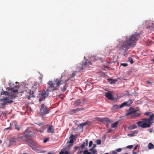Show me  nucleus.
<instances>
[{"instance_id": "nucleus-43", "label": "nucleus", "mask_w": 154, "mask_h": 154, "mask_svg": "<svg viewBox=\"0 0 154 154\" xmlns=\"http://www.w3.org/2000/svg\"><path fill=\"white\" fill-rule=\"evenodd\" d=\"M133 147V146L132 145H129L126 147V148L128 149H132Z\"/></svg>"}, {"instance_id": "nucleus-27", "label": "nucleus", "mask_w": 154, "mask_h": 154, "mask_svg": "<svg viewBox=\"0 0 154 154\" xmlns=\"http://www.w3.org/2000/svg\"><path fill=\"white\" fill-rule=\"evenodd\" d=\"M89 150L92 152V154H95L97 152V150L93 149V148H91Z\"/></svg>"}, {"instance_id": "nucleus-51", "label": "nucleus", "mask_w": 154, "mask_h": 154, "mask_svg": "<svg viewBox=\"0 0 154 154\" xmlns=\"http://www.w3.org/2000/svg\"><path fill=\"white\" fill-rule=\"evenodd\" d=\"M83 123H81L79 125V126L80 127H83Z\"/></svg>"}, {"instance_id": "nucleus-64", "label": "nucleus", "mask_w": 154, "mask_h": 154, "mask_svg": "<svg viewBox=\"0 0 154 154\" xmlns=\"http://www.w3.org/2000/svg\"><path fill=\"white\" fill-rule=\"evenodd\" d=\"M23 154H26V153H23Z\"/></svg>"}, {"instance_id": "nucleus-36", "label": "nucleus", "mask_w": 154, "mask_h": 154, "mask_svg": "<svg viewBox=\"0 0 154 154\" xmlns=\"http://www.w3.org/2000/svg\"><path fill=\"white\" fill-rule=\"evenodd\" d=\"M128 60V61L130 62L131 64H132L134 63L133 60L131 58H129Z\"/></svg>"}, {"instance_id": "nucleus-54", "label": "nucleus", "mask_w": 154, "mask_h": 154, "mask_svg": "<svg viewBox=\"0 0 154 154\" xmlns=\"http://www.w3.org/2000/svg\"><path fill=\"white\" fill-rule=\"evenodd\" d=\"M59 154H64L63 151H61L60 152Z\"/></svg>"}, {"instance_id": "nucleus-63", "label": "nucleus", "mask_w": 154, "mask_h": 154, "mask_svg": "<svg viewBox=\"0 0 154 154\" xmlns=\"http://www.w3.org/2000/svg\"><path fill=\"white\" fill-rule=\"evenodd\" d=\"M124 154H128V153H125Z\"/></svg>"}, {"instance_id": "nucleus-10", "label": "nucleus", "mask_w": 154, "mask_h": 154, "mask_svg": "<svg viewBox=\"0 0 154 154\" xmlns=\"http://www.w3.org/2000/svg\"><path fill=\"white\" fill-rule=\"evenodd\" d=\"M12 97L11 96L9 97H6L3 99H2V100H3L4 103L6 104V105L8 103H10L12 102L13 101L11 100Z\"/></svg>"}, {"instance_id": "nucleus-6", "label": "nucleus", "mask_w": 154, "mask_h": 154, "mask_svg": "<svg viewBox=\"0 0 154 154\" xmlns=\"http://www.w3.org/2000/svg\"><path fill=\"white\" fill-rule=\"evenodd\" d=\"M54 83L55 84L56 88H57V90L58 89L60 85L63 84L64 82V81L62 79V77L54 79Z\"/></svg>"}, {"instance_id": "nucleus-39", "label": "nucleus", "mask_w": 154, "mask_h": 154, "mask_svg": "<svg viewBox=\"0 0 154 154\" xmlns=\"http://www.w3.org/2000/svg\"><path fill=\"white\" fill-rule=\"evenodd\" d=\"M85 142H83L80 148L83 149L85 147Z\"/></svg>"}, {"instance_id": "nucleus-58", "label": "nucleus", "mask_w": 154, "mask_h": 154, "mask_svg": "<svg viewBox=\"0 0 154 154\" xmlns=\"http://www.w3.org/2000/svg\"><path fill=\"white\" fill-rule=\"evenodd\" d=\"M82 151H80L79 152V154H81L82 153Z\"/></svg>"}, {"instance_id": "nucleus-59", "label": "nucleus", "mask_w": 154, "mask_h": 154, "mask_svg": "<svg viewBox=\"0 0 154 154\" xmlns=\"http://www.w3.org/2000/svg\"><path fill=\"white\" fill-rule=\"evenodd\" d=\"M133 154H137V153L136 152H133Z\"/></svg>"}, {"instance_id": "nucleus-18", "label": "nucleus", "mask_w": 154, "mask_h": 154, "mask_svg": "<svg viewBox=\"0 0 154 154\" xmlns=\"http://www.w3.org/2000/svg\"><path fill=\"white\" fill-rule=\"evenodd\" d=\"M85 110V109L81 107L80 108H77L76 109H73L72 111H71L73 113H76L77 112H78L79 111H80L81 110Z\"/></svg>"}, {"instance_id": "nucleus-33", "label": "nucleus", "mask_w": 154, "mask_h": 154, "mask_svg": "<svg viewBox=\"0 0 154 154\" xmlns=\"http://www.w3.org/2000/svg\"><path fill=\"white\" fill-rule=\"evenodd\" d=\"M83 154H92L91 153L89 152L87 150L84 151L83 152Z\"/></svg>"}, {"instance_id": "nucleus-14", "label": "nucleus", "mask_w": 154, "mask_h": 154, "mask_svg": "<svg viewBox=\"0 0 154 154\" xmlns=\"http://www.w3.org/2000/svg\"><path fill=\"white\" fill-rule=\"evenodd\" d=\"M105 96L109 100H113L114 99L112 96V93L111 92H106Z\"/></svg>"}, {"instance_id": "nucleus-50", "label": "nucleus", "mask_w": 154, "mask_h": 154, "mask_svg": "<svg viewBox=\"0 0 154 154\" xmlns=\"http://www.w3.org/2000/svg\"><path fill=\"white\" fill-rule=\"evenodd\" d=\"M146 82L148 84H152V82H150L149 81H146Z\"/></svg>"}, {"instance_id": "nucleus-61", "label": "nucleus", "mask_w": 154, "mask_h": 154, "mask_svg": "<svg viewBox=\"0 0 154 154\" xmlns=\"http://www.w3.org/2000/svg\"><path fill=\"white\" fill-rule=\"evenodd\" d=\"M2 143V141L0 140V143Z\"/></svg>"}, {"instance_id": "nucleus-41", "label": "nucleus", "mask_w": 154, "mask_h": 154, "mask_svg": "<svg viewBox=\"0 0 154 154\" xmlns=\"http://www.w3.org/2000/svg\"><path fill=\"white\" fill-rule=\"evenodd\" d=\"M93 144V142L92 141H90L89 142V147H90Z\"/></svg>"}, {"instance_id": "nucleus-1", "label": "nucleus", "mask_w": 154, "mask_h": 154, "mask_svg": "<svg viewBox=\"0 0 154 154\" xmlns=\"http://www.w3.org/2000/svg\"><path fill=\"white\" fill-rule=\"evenodd\" d=\"M140 37V35L137 33L125 37V40H122V42L116 45V48L123 53H125L129 49V47H134L136 45V42Z\"/></svg>"}, {"instance_id": "nucleus-25", "label": "nucleus", "mask_w": 154, "mask_h": 154, "mask_svg": "<svg viewBox=\"0 0 154 154\" xmlns=\"http://www.w3.org/2000/svg\"><path fill=\"white\" fill-rule=\"evenodd\" d=\"M68 86L67 85L65 84V85H64L63 87H61V90L63 92H64L66 90L67 88L68 87Z\"/></svg>"}, {"instance_id": "nucleus-47", "label": "nucleus", "mask_w": 154, "mask_h": 154, "mask_svg": "<svg viewBox=\"0 0 154 154\" xmlns=\"http://www.w3.org/2000/svg\"><path fill=\"white\" fill-rule=\"evenodd\" d=\"M88 139H86L85 144V145L86 146H88Z\"/></svg>"}, {"instance_id": "nucleus-55", "label": "nucleus", "mask_w": 154, "mask_h": 154, "mask_svg": "<svg viewBox=\"0 0 154 154\" xmlns=\"http://www.w3.org/2000/svg\"><path fill=\"white\" fill-rule=\"evenodd\" d=\"M112 130L110 129H109L107 131V133H110L111 131Z\"/></svg>"}, {"instance_id": "nucleus-13", "label": "nucleus", "mask_w": 154, "mask_h": 154, "mask_svg": "<svg viewBox=\"0 0 154 154\" xmlns=\"http://www.w3.org/2000/svg\"><path fill=\"white\" fill-rule=\"evenodd\" d=\"M48 129L47 132L49 133H53L54 132V128L52 125H49L47 126Z\"/></svg>"}, {"instance_id": "nucleus-31", "label": "nucleus", "mask_w": 154, "mask_h": 154, "mask_svg": "<svg viewBox=\"0 0 154 154\" xmlns=\"http://www.w3.org/2000/svg\"><path fill=\"white\" fill-rule=\"evenodd\" d=\"M15 128V129H17V131H19L20 130L21 127H19L16 123H15L14 125Z\"/></svg>"}, {"instance_id": "nucleus-12", "label": "nucleus", "mask_w": 154, "mask_h": 154, "mask_svg": "<svg viewBox=\"0 0 154 154\" xmlns=\"http://www.w3.org/2000/svg\"><path fill=\"white\" fill-rule=\"evenodd\" d=\"M133 100L130 99L127 102H125L121 104L120 107H123L125 106H128L131 104L133 102Z\"/></svg>"}, {"instance_id": "nucleus-56", "label": "nucleus", "mask_w": 154, "mask_h": 154, "mask_svg": "<svg viewBox=\"0 0 154 154\" xmlns=\"http://www.w3.org/2000/svg\"><path fill=\"white\" fill-rule=\"evenodd\" d=\"M152 130L151 129L149 130V132L150 133H152Z\"/></svg>"}, {"instance_id": "nucleus-2", "label": "nucleus", "mask_w": 154, "mask_h": 154, "mask_svg": "<svg viewBox=\"0 0 154 154\" xmlns=\"http://www.w3.org/2000/svg\"><path fill=\"white\" fill-rule=\"evenodd\" d=\"M144 115L149 116V118L142 119L141 121L137 122V124L138 127L143 128H149L154 122V114L151 112H146Z\"/></svg>"}, {"instance_id": "nucleus-24", "label": "nucleus", "mask_w": 154, "mask_h": 154, "mask_svg": "<svg viewBox=\"0 0 154 154\" xmlns=\"http://www.w3.org/2000/svg\"><path fill=\"white\" fill-rule=\"evenodd\" d=\"M148 147L149 149L154 148V145L151 143H149L148 145Z\"/></svg>"}, {"instance_id": "nucleus-20", "label": "nucleus", "mask_w": 154, "mask_h": 154, "mask_svg": "<svg viewBox=\"0 0 154 154\" xmlns=\"http://www.w3.org/2000/svg\"><path fill=\"white\" fill-rule=\"evenodd\" d=\"M37 125L39 126H41L42 127V129H45L47 127V126H48L49 125L47 124L46 125H45L44 124H43L42 123H36Z\"/></svg>"}, {"instance_id": "nucleus-23", "label": "nucleus", "mask_w": 154, "mask_h": 154, "mask_svg": "<svg viewBox=\"0 0 154 154\" xmlns=\"http://www.w3.org/2000/svg\"><path fill=\"white\" fill-rule=\"evenodd\" d=\"M121 106V105L119 106L118 105H114L112 108V110H116V109H119V108H121L122 107H120V106Z\"/></svg>"}, {"instance_id": "nucleus-4", "label": "nucleus", "mask_w": 154, "mask_h": 154, "mask_svg": "<svg viewBox=\"0 0 154 154\" xmlns=\"http://www.w3.org/2000/svg\"><path fill=\"white\" fill-rule=\"evenodd\" d=\"M49 95V93L45 89L42 91L40 94H39V101H41L45 100V98L48 97Z\"/></svg>"}, {"instance_id": "nucleus-17", "label": "nucleus", "mask_w": 154, "mask_h": 154, "mask_svg": "<svg viewBox=\"0 0 154 154\" xmlns=\"http://www.w3.org/2000/svg\"><path fill=\"white\" fill-rule=\"evenodd\" d=\"M12 92H13L11 90V92L5 91L4 90H2L1 91V94L10 96V94H12Z\"/></svg>"}, {"instance_id": "nucleus-7", "label": "nucleus", "mask_w": 154, "mask_h": 154, "mask_svg": "<svg viewBox=\"0 0 154 154\" xmlns=\"http://www.w3.org/2000/svg\"><path fill=\"white\" fill-rule=\"evenodd\" d=\"M23 93L26 94L25 98H27L28 100H29L30 98L33 97L34 92L31 89L25 91Z\"/></svg>"}, {"instance_id": "nucleus-62", "label": "nucleus", "mask_w": 154, "mask_h": 154, "mask_svg": "<svg viewBox=\"0 0 154 154\" xmlns=\"http://www.w3.org/2000/svg\"><path fill=\"white\" fill-rule=\"evenodd\" d=\"M105 154H109V153L108 152L106 153Z\"/></svg>"}, {"instance_id": "nucleus-40", "label": "nucleus", "mask_w": 154, "mask_h": 154, "mask_svg": "<svg viewBox=\"0 0 154 154\" xmlns=\"http://www.w3.org/2000/svg\"><path fill=\"white\" fill-rule=\"evenodd\" d=\"M121 66L125 67L128 66V64L127 63H122L121 64Z\"/></svg>"}, {"instance_id": "nucleus-49", "label": "nucleus", "mask_w": 154, "mask_h": 154, "mask_svg": "<svg viewBox=\"0 0 154 154\" xmlns=\"http://www.w3.org/2000/svg\"><path fill=\"white\" fill-rule=\"evenodd\" d=\"M11 125H10V126L8 128H5L4 129V130L5 131V130H8L10 128H11Z\"/></svg>"}, {"instance_id": "nucleus-9", "label": "nucleus", "mask_w": 154, "mask_h": 154, "mask_svg": "<svg viewBox=\"0 0 154 154\" xmlns=\"http://www.w3.org/2000/svg\"><path fill=\"white\" fill-rule=\"evenodd\" d=\"M9 87L8 88H7V89H8V90H11L13 92H18V90L17 89H14V88L17 87V86L15 85L14 84L11 82L9 83Z\"/></svg>"}, {"instance_id": "nucleus-45", "label": "nucleus", "mask_w": 154, "mask_h": 154, "mask_svg": "<svg viewBox=\"0 0 154 154\" xmlns=\"http://www.w3.org/2000/svg\"><path fill=\"white\" fill-rule=\"evenodd\" d=\"M88 122V121H87L84 123H82L83 126L89 124Z\"/></svg>"}, {"instance_id": "nucleus-16", "label": "nucleus", "mask_w": 154, "mask_h": 154, "mask_svg": "<svg viewBox=\"0 0 154 154\" xmlns=\"http://www.w3.org/2000/svg\"><path fill=\"white\" fill-rule=\"evenodd\" d=\"M138 132V131L137 130L133 131L131 132V133L128 134L127 135L130 137H133L135 136V134H137Z\"/></svg>"}, {"instance_id": "nucleus-38", "label": "nucleus", "mask_w": 154, "mask_h": 154, "mask_svg": "<svg viewBox=\"0 0 154 154\" xmlns=\"http://www.w3.org/2000/svg\"><path fill=\"white\" fill-rule=\"evenodd\" d=\"M49 140V139L48 138H44L43 139V142L44 143H46L47 141H48Z\"/></svg>"}, {"instance_id": "nucleus-46", "label": "nucleus", "mask_w": 154, "mask_h": 154, "mask_svg": "<svg viewBox=\"0 0 154 154\" xmlns=\"http://www.w3.org/2000/svg\"><path fill=\"white\" fill-rule=\"evenodd\" d=\"M75 75V73H73L71 75V77H74Z\"/></svg>"}, {"instance_id": "nucleus-15", "label": "nucleus", "mask_w": 154, "mask_h": 154, "mask_svg": "<svg viewBox=\"0 0 154 154\" xmlns=\"http://www.w3.org/2000/svg\"><path fill=\"white\" fill-rule=\"evenodd\" d=\"M16 139L12 138L9 140V144L11 145H15L16 143Z\"/></svg>"}, {"instance_id": "nucleus-11", "label": "nucleus", "mask_w": 154, "mask_h": 154, "mask_svg": "<svg viewBox=\"0 0 154 154\" xmlns=\"http://www.w3.org/2000/svg\"><path fill=\"white\" fill-rule=\"evenodd\" d=\"M98 120L103 123H104L105 122L111 123V120L107 118H98Z\"/></svg>"}, {"instance_id": "nucleus-19", "label": "nucleus", "mask_w": 154, "mask_h": 154, "mask_svg": "<svg viewBox=\"0 0 154 154\" xmlns=\"http://www.w3.org/2000/svg\"><path fill=\"white\" fill-rule=\"evenodd\" d=\"M137 128V126L135 124H134L130 125L128 127V129L129 130H131Z\"/></svg>"}, {"instance_id": "nucleus-28", "label": "nucleus", "mask_w": 154, "mask_h": 154, "mask_svg": "<svg viewBox=\"0 0 154 154\" xmlns=\"http://www.w3.org/2000/svg\"><path fill=\"white\" fill-rule=\"evenodd\" d=\"M133 116L132 117V118H133L134 117H136L139 116L140 115V114L138 113H134V114L132 115Z\"/></svg>"}, {"instance_id": "nucleus-21", "label": "nucleus", "mask_w": 154, "mask_h": 154, "mask_svg": "<svg viewBox=\"0 0 154 154\" xmlns=\"http://www.w3.org/2000/svg\"><path fill=\"white\" fill-rule=\"evenodd\" d=\"M5 106L6 104L4 103L2 99H1V100L0 101V108H3Z\"/></svg>"}, {"instance_id": "nucleus-3", "label": "nucleus", "mask_w": 154, "mask_h": 154, "mask_svg": "<svg viewBox=\"0 0 154 154\" xmlns=\"http://www.w3.org/2000/svg\"><path fill=\"white\" fill-rule=\"evenodd\" d=\"M45 89L49 93L50 92L57 90V88L56 87L55 84L53 83L52 81H49L48 82Z\"/></svg>"}, {"instance_id": "nucleus-57", "label": "nucleus", "mask_w": 154, "mask_h": 154, "mask_svg": "<svg viewBox=\"0 0 154 154\" xmlns=\"http://www.w3.org/2000/svg\"><path fill=\"white\" fill-rule=\"evenodd\" d=\"M117 81V80L114 79V83H115Z\"/></svg>"}, {"instance_id": "nucleus-8", "label": "nucleus", "mask_w": 154, "mask_h": 154, "mask_svg": "<svg viewBox=\"0 0 154 154\" xmlns=\"http://www.w3.org/2000/svg\"><path fill=\"white\" fill-rule=\"evenodd\" d=\"M41 113L45 115L48 113L47 106L43 104H42L40 108Z\"/></svg>"}, {"instance_id": "nucleus-60", "label": "nucleus", "mask_w": 154, "mask_h": 154, "mask_svg": "<svg viewBox=\"0 0 154 154\" xmlns=\"http://www.w3.org/2000/svg\"><path fill=\"white\" fill-rule=\"evenodd\" d=\"M151 61L154 62V58L151 60Z\"/></svg>"}, {"instance_id": "nucleus-26", "label": "nucleus", "mask_w": 154, "mask_h": 154, "mask_svg": "<svg viewBox=\"0 0 154 154\" xmlns=\"http://www.w3.org/2000/svg\"><path fill=\"white\" fill-rule=\"evenodd\" d=\"M91 63L90 61H86L84 64H82V66H88L90 65H91Z\"/></svg>"}, {"instance_id": "nucleus-53", "label": "nucleus", "mask_w": 154, "mask_h": 154, "mask_svg": "<svg viewBox=\"0 0 154 154\" xmlns=\"http://www.w3.org/2000/svg\"><path fill=\"white\" fill-rule=\"evenodd\" d=\"M137 145L135 146L134 147V150H136L137 149Z\"/></svg>"}, {"instance_id": "nucleus-35", "label": "nucleus", "mask_w": 154, "mask_h": 154, "mask_svg": "<svg viewBox=\"0 0 154 154\" xmlns=\"http://www.w3.org/2000/svg\"><path fill=\"white\" fill-rule=\"evenodd\" d=\"M109 82L111 84L114 83V79H108Z\"/></svg>"}, {"instance_id": "nucleus-44", "label": "nucleus", "mask_w": 154, "mask_h": 154, "mask_svg": "<svg viewBox=\"0 0 154 154\" xmlns=\"http://www.w3.org/2000/svg\"><path fill=\"white\" fill-rule=\"evenodd\" d=\"M36 130L37 131L39 132L40 133H44V130H38V129H36Z\"/></svg>"}, {"instance_id": "nucleus-32", "label": "nucleus", "mask_w": 154, "mask_h": 154, "mask_svg": "<svg viewBox=\"0 0 154 154\" xmlns=\"http://www.w3.org/2000/svg\"><path fill=\"white\" fill-rule=\"evenodd\" d=\"M133 114H132V112H130V111H129V112H128V113H127L125 115V116H131V117L132 118V117L133 116L132 115H133Z\"/></svg>"}, {"instance_id": "nucleus-29", "label": "nucleus", "mask_w": 154, "mask_h": 154, "mask_svg": "<svg viewBox=\"0 0 154 154\" xmlns=\"http://www.w3.org/2000/svg\"><path fill=\"white\" fill-rule=\"evenodd\" d=\"M74 137V136L73 135H72L71 137H70L69 138L70 140L69 141V143H73V138Z\"/></svg>"}, {"instance_id": "nucleus-5", "label": "nucleus", "mask_w": 154, "mask_h": 154, "mask_svg": "<svg viewBox=\"0 0 154 154\" xmlns=\"http://www.w3.org/2000/svg\"><path fill=\"white\" fill-rule=\"evenodd\" d=\"M86 100L85 98L79 99L75 101L73 105H74L75 107H77L79 106H82L83 105L85 104L86 103Z\"/></svg>"}, {"instance_id": "nucleus-34", "label": "nucleus", "mask_w": 154, "mask_h": 154, "mask_svg": "<svg viewBox=\"0 0 154 154\" xmlns=\"http://www.w3.org/2000/svg\"><path fill=\"white\" fill-rule=\"evenodd\" d=\"M24 137L26 139H29L30 136L29 135L26 134H25Z\"/></svg>"}, {"instance_id": "nucleus-52", "label": "nucleus", "mask_w": 154, "mask_h": 154, "mask_svg": "<svg viewBox=\"0 0 154 154\" xmlns=\"http://www.w3.org/2000/svg\"><path fill=\"white\" fill-rule=\"evenodd\" d=\"M96 146V145L95 144H94L92 148L94 149Z\"/></svg>"}, {"instance_id": "nucleus-30", "label": "nucleus", "mask_w": 154, "mask_h": 154, "mask_svg": "<svg viewBox=\"0 0 154 154\" xmlns=\"http://www.w3.org/2000/svg\"><path fill=\"white\" fill-rule=\"evenodd\" d=\"M129 111L130 112H132V114H133L134 113L136 112L137 111V110L133 108L132 107H130L129 109Z\"/></svg>"}, {"instance_id": "nucleus-48", "label": "nucleus", "mask_w": 154, "mask_h": 154, "mask_svg": "<svg viewBox=\"0 0 154 154\" xmlns=\"http://www.w3.org/2000/svg\"><path fill=\"white\" fill-rule=\"evenodd\" d=\"M79 146H75L74 147V149H75V151L77 150L78 149H79Z\"/></svg>"}, {"instance_id": "nucleus-22", "label": "nucleus", "mask_w": 154, "mask_h": 154, "mask_svg": "<svg viewBox=\"0 0 154 154\" xmlns=\"http://www.w3.org/2000/svg\"><path fill=\"white\" fill-rule=\"evenodd\" d=\"M119 122L118 121H116L114 123H112L111 125V127L112 128H115L117 127V126L119 124Z\"/></svg>"}, {"instance_id": "nucleus-37", "label": "nucleus", "mask_w": 154, "mask_h": 154, "mask_svg": "<svg viewBox=\"0 0 154 154\" xmlns=\"http://www.w3.org/2000/svg\"><path fill=\"white\" fill-rule=\"evenodd\" d=\"M97 143V145H100L101 144V141L100 139H97L96 140Z\"/></svg>"}, {"instance_id": "nucleus-42", "label": "nucleus", "mask_w": 154, "mask_h": 154, "mask_svg": "<svg viewBox=\"0 0 154 154\" xmlns=\"http://www.w3.org/2000/svg\"><path fill=\"white\" fill-rule=\"evenodd\" d=\"M64 154H69V152L67 151H63Z\"/></svg>"}]
</instances>
